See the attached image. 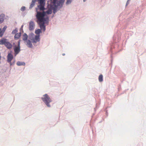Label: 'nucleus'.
<instances>
[{
    "label": "nucleus",
    "instance_id": "obj_1",
    "mask_svg": "<svg viewBox=\"0 0 146 146\" xmlns=\"http://www.w3.org/2000/svg\"><path fill=\"white\" fill-rule=\"evenodd\" d=\"M36 14L35 15L37 19L36 22H41L43 21L48 20L49 18L48 17H45V11H38L37 9L36 11Z\"/></svg>",
    "mask_w": 146,
    "mask_h": 146
},
{
    "label": "nucleus",
    "instance_id": "obj_2",
    "mask_svg": "<svg viewBox=\"0 0 146 146\" xmlns=\"http://www.w3.org/2000/svg\"><path fill=\"white\" fill-rule=\"evenodd\" d=\"M41 99L47 107L49 108L51 107L50 103L52 102V100L47 94L44 95Z\"/></svg>",
    "mask_w": 146,
    "mask_h": 146
},
{
    "label": "nucleus",
    "instance_id": "obj_3",
    "mask_svg": "<svg viewBox=\"0 0 146 146\" xmlns=\"http://www.w3.org/2000/svg\"><path fill=\"white\" fill-rule=\"evenodd\" d=\"M29 40L32 41V42L34 44L37 42H39L40 40L38 35H35L33 33H30L28 36Z\"/></svg>",
    "mask_w": 146,
    "mask_h": 146
},
{
    "label": "nucleus",
    "instance_id": "obj_4",
    "mask_svg": "<svg viewBox=\"0 0 146 146\" xmlns=\"http://www.w3.org/2000/svg\"><path fill=\"white\" fill-rule=\"evenodd\" d=\"M49 22V20H46V21H43L41 22H38L37 23L39 25L40 29L42 30L44 32L46 30V26L45 25V24L48 23Z\"/></svg>",
    "mask_w": 146,
    "mask_h": 146
},
{
    "label": "nucleus",
    "instance_id": "obj_5",
    "mask_svg": "<svg viewBox=\"0 0 146 146\" xmlns=\"http://www.w3.org/2000/svg\"><path fill=\"white\" fill-rule=\"evenodd\" d=\"M44 5L45 4H39L37 6V7L36 8V11L37 9L38 11H45Z\"/></svg>",
    "mask_w": 146,
    "mask_h": 146
},
{
    "label": "nucleus",
    "instance_id": "obj_6",
    "mask_svg": "<svg viewBox=\"0 0 146 146\" xmlns=\"http://www.w3.org/2000/svg\"><path fill=\"white\" fill-rule=\"evenodd\" d=\"M50 7L51 9L53 10V13L55 14L56 12L57 7L56 6V3H51L50 4Z\"/></svg>",
    "mask_w": 146,
    "mask_h": 146
},
{
    "label": "nucleus",
    "instance_id": "obj_7",
    "mask_svg": "<svg viewBox=\"0 0 146 146\" xmlns=\"http://www.w3.org/2000/svg\"><path fill=\"white\" fill-rule=\"evenodd\" d=\"M14 50L15 56H16L17 54H18L20 51V47L17 46H15L14 48Z\"/></svg>",
    "mask_w": 146,
    "mask_h": 146
},
{
    "label": "nucleus",
    "instance_id": "obj_8",
    "mask_svg": "<svg viewBox=\"0 0 146 146\" xmlns=\"http://www.w3.org/2000/svg\"><path fill=\"white\" fill-rule=\"evenodd\" d=\"M35 24L33 21H31L29 23V29L30 31H32L34 29Z\"/></svg>",
    "mask_w": 146,
    "mask_h": 146
},
{
    "label": "nucleus",
    "instance_id": "obj_9",
    "mask_svg": "<svg viewBox=\"0 0 146 146\" xmlns=\"http://www.w3.org/2000/svg\"><path fill=\"white\" fill-rule=\"evenodd\" d=\"M31 40L28 39L26 41H25V42H26V45L28 48H32L33 47L32 44V42Z\"/></svg>",
    "mask_w": 146,
    "mask_h": 146
},
{
    "label": "nucleus",
    "instance_id": "obj_10",
    "mask_svg": "<svg viewBox=\"0 0 146 146\" xmlns=\"http://www.w3.org/2000/svg\"><path fill=\"white\" fill-rule=\"evenodd\" d=\"M64 3V1H58V0L56 2V6L57 7H59L60 8H61L62 7Z\"/></svg>",
    "mask_w": 146,
    "mask_h": 146
},
{
    "label": "nucleus",
    "instance_id": "obj_11",
    "mask_svg": "<svg viewBox=\"0 0 146 146\" xmlns=\"http://www.w3.org/2000/svg\"><path fill=\"white\" fill-rule=\"evenodd\" d=\"M13 55L11 53H9L8 54L7 56V62H10L13 59Z\"/></svg>",
    "mask_w": 146,
    "mask_h": 146
},
{
    "label": "nucleus",
    "instance_id": "obj_12",
    "mask_svg": "<svg viewBox=\"0 0 146 146\" xmlns=\"http://www.w3.org/2000/svg\"><path fill=\"white\" fill-rule=\"evenodd\" d=\"M7 28V26H5L3 28L2 30H1V28H0V37H2L3 36Z\"/></svg>",
    "mask_w": 146,
    "mask_h": 146
},
{
    "label": "nucleus",
    "instance_id": "obj_13",
    "mask_svg": "<svg viewBox=\"0 0 146 146\" xmlns=\"http://www.w3.org/2000/svg\"><path fill=\"white\" fill-rule=\"evenodd\" d=\"M5 45L8 49H11L12 47V44L9 42L7 41L5 43Z\"/></svg>",
    "mask_w": 146,
    "mask_h": 146
},
{
    "label": "nucleus",
    "instance_id": "obj_14",
    "mask_svg": "<svg viewBox=\"0 0 146 146\" xmlns=\"http://www.w3.org/2000/svg\"><path fill=\"white\" fill-rule=\"evenodd\" d=\"M5 15L2 14L0 15V24L2 23L4 21Z\"/></svg>",
    "mask_w": 146,
    "mask_h": 146
},
{
    "label": "nucleus",
    "instance_id": "obj_15",
    "mask_svg": "<svg viewBox=\"0 0 146 146\" xmlns=\"http://www.w3.org/2000/svg\"><path fill=\"white\" fill-rule=\"evenodd\" d=\"M28 36L26 33H24L23 35V41H26L27 40Z\"/></svg>",
    "mask_w": 146,
    "mask_h": 146
},
{
    "label": "nucleus",
    "instance_id": "obj_16",
    "mask_svg": "<svg viewBox=\"0 0 146 146\" xmlns=\"http://www.w3.org/2000/svg\"><path fill=\"white\" fill-rule=\"evenodd\" d=\"M7 40L6 39L3 38L0 40V44L1 45H5V43L7 42Z\"/></svg>",
    "mask_w": 146,
    "mask_h": 146
},
{
    "label": "nucleus",
    "instance_id": "obj_17",
    "mask_svg": "<svg viewBox=\"0 0 146 146\" xmlns=\"http://www.w3.org/2000/svg\"><path fill=\"white\" fill-rule=\"evenodd\" d=\"M21 34V32L17 33L14 36V39H17L20 37Z\"/></svg>",
    "mask_w": 146,
    "mask_h": 146
},
{
    "label": "nucleus",
    "instance_id": "obj_18",
    "mask_svg": "<svg viewBox=\"0 0 146 146\" xmlns=\"http://www.w3.org/2000/svg\"><path fill=\"white\" fill-rule=\"evenodd\" d=\"M17 64L18 66H24L25 65V63L24 62H21L20 61H18L17 62Z\"/></svg>",
    "mask_w": 146,
    "mask_h": 146
},
{
    "label": "nucleus",
    "instance_id": "obj_19",
    "mask_svg": "<svg viewBox=\"0 0 146 146\" xmlns=\"http://www.w3.org/2000/svg\"><path fill=\"white\" fill-rule=\"evenodd\" d=\"M41 33V31L40 29H38L36 30L35 31V34H37L36 35H38L39 36V38H40V33Z\"/></svg>",
    "mask_w": 146,
    "mask_h": 146
},
{
    "label": "nucleus",
    "instance_id": "obj_20",
    "mask_svg": "<svg viewBox=\"0 0 146 146\" xmlns=\"http://www.w3.org/2000/svg\"><path fill=\"white\" fill-rule=\"evenodd\" d=\"M36 0H33L31 2V3L29 9H31L34 6Z\"/></svg>",
    "mask_w": 146,
    "mask_h": 146
},
{
    "label": "nucleus",
    "instance_id": "obj_21",
    "mask_svg": "<svg viewBox=\"0 0 146 146\" xmlns=\"http://www.w3.org/2000/svg\"><path fill=\"white\" fill-rule=\"evenodd\" d=\"M45 0H38V1L39 4H45Z\"/></svg>",
    "mask_w": 146,
    "mask_h": 146
},
{
    "label": "nucleus",
    "instance_id": "obj_22",
    "mask_svg": "<svg viewBox=\"0 0 146 146\" xmlns=\"http://www.w3.org/2000/svg\"><path fill=\"white\" fill-rule=\"evenodd\" d=\"M99 82H101L103 80V76L102 74L100 75L99 76Z\"/></svg>",
    "mask_w": 146,
    "mask_h": 146
},
{
    "label": "nucleus",
    "instance_id": "obj_23",
    "mask_svg": "<svg viewBox=\"0 0 146 146\" xmlns=\"http://www.w3.org/2000/svg\"><path fill=\"white\" fill-rule=\"evenodd\" d=\"M72 1V0H66V5H67L69 4H70Z\"/></svg>",
    "mask_w": 146,
    "mask_h": 146
},
{
    "label": "nucleus",
    "instance_id": "obj_24",
    "mask_svg": "<svg viewBox=\"0 0 146 146\" xmlns=\"http://www.w3.org/2000/svg\"><path fill=\"white\" fill-rule=\"evenodd\" d=\"M18 32V30L17 28H16L14 30H13L12 32V34H15Z\"/></svg>",
    "mask_w": 146,
    "mask_h": 146
},
{
    "label": "nucleus",
    "instance_id": "obj_25",
    "mask_svg": "<svg viewBox=\"0 0 146 146\" xmlns=\"http://www.w3.org/2000/svg\"><path fill=\"white\" fill-rule=\"evenodd\" d=\"M45 15H46V14H50L52 13V11L50 10H48L47 11H45Z\"/></svg>",
    "mask_w": 146,
    "mask_h": 146
},
{
    "label": "nucleus",
    "instance_id": "obj_26",
    "mask_svg": "<svg viewBox=\"0 0 146 146\" xmlns=\"http://www.w3.org/2000/svg\"><path fill=\"white\" fill-rule=\"evenodd\" d=\"M58 0H50V3H56V2Z\"/></svg>",
    "mask_w": 146,
    "mask_h": 146
},
{
    "label": "nucleus",
    "instance_id": "obj_27",
    "mask_svg": "<svg viewBox=\"0 0 146 146\" xmlns=\"http://www.w3.org/2000/svg\"><path fill=\"white\" fill-rule=\"evenodd\" d=\"M25 9V6L22 7L21 9H20V10L22 11H24Z\"/></svg>",
    "mask_w": 146,
    "mask_h": 146
},
{
    "label": "nucleus",
    "instance_id": "obj_28",
    "mask_svg": "<svg viewBox=\"0 0 146 146\" xmlns=\"http://www.w3.org/2000/svg\"><path fill=\"white\" fill-rule=\"evenodd\" d=\"M20 40H19L18 42V45H17V46H18V47H20Z\"/></svg>",
    "mask_w": 146,
    "mask_h": 146
},
{
    "label": "nucleus",
    "instance_id": "obj_29",
    "mask_svg": "<svg viewBox=\"0 0 146 146\" xmlns=\"http://www.w3.org/2000/svg\"><path fill=\"white\" fill-rule=\"evenodd\" d=\"M23 25H22L21 27V28H20V30H23Z\"/></svg>",
    "mask_w": 146,
    "mask_h": 146
},
{
    "label": "nucleus",
    "instance_id": "obj_30",
    "mask_svg": "<svg viewBox=\"0 0 146 146\" xmlns=\"http://www.w3.org/2000/svg\"><path fill=\"white\" fill-rule=\"evenodd\" d=\"M8 62L9 63L10 65L11 66L13 65V63H12L11 62Z\"/></svg>",
    "mask_w": 146,
    "mask_h": 146
},
{
    "label": "nucleus",
    "instance_id": "obj_31",
    "mask_svg": "<svg viewBox=\"0 0 146 146\" xmlns=\"http://www.w3.org/2000/svg\"><path fill=\"white\" fill-rule=\"evenodd\" d=\"M128 1H129L127 0V1L126 3V6L128 4H129Z\"/></svg>",
    "mask_w": 146,
    "mask_h": 146
},
{
    "label": "nucleus",
    "instance_id": "obj_32",
    "mask_svg": "<svg viewBox=\"0 0 146 146\" xmlns=\"http://www.w3.org/2000/svg\"><path fill=\"white\" fill-rule=\"evenodd\" d=\"M59 1H64V0H59Z\"/></svg>",
    "mask_w": 146,
    "mask_h": 146
},
{
    "label": "nucleus",
    "instance_id": "obj_33",
    "mask_svg": "<svg viewBox=\"0 0 146 146\" xmlns=\"http://www.w3.org/2000/svg\"><path fill=\"white\" fill-rule=\"evenodd\" d=\"M62 55L63 56H64L65 55V54L64 53H63Z\"/></svg>",
    "mask_w": 146,
    "mask_h": 146
},
{
    "label": "nucleus",
    "instance_id": "obj_34",
    "mask_svg": "<svg viewBox=\"0 0 146 146\" xmlns=\"http://www.w3.org/2000/svg\"><path fill=\"white\" fill-rule=\"evenodd\" d=\"M86 1V0H83V1H84V2H85Z\"/></svg>",
    "mask_w": 146,
    "mask_h": 146
},
{
    "label": "nucleus",
    "instance_id": "obj_35",
    "mask_svg": "<svg viewBox=\"0 0 146 146\" xmlns=\"http://www.w3.org/2000/svg\"><path fill=\"white\" fill-rule=\"evenodd\" d=\"M14 63H15V62H13V64H14Z\"/></svg>",
    "mask_w": 146,
    "mask_h": 146
},
{
    "label": "nucleus",
    "instance_id": "obj_36",
    "mask_svg": "<svg viewBox=\"0 0 146 146\" xmlns=\"http://www.w3.org/2000/svg\"><path fill=\"white\" fill-rule=\"evenodd\" d=\"M54 16H52V18Z\"/></svg>",
    "mask_w": 146,
    "mask_h": 146
}]
</instances>
